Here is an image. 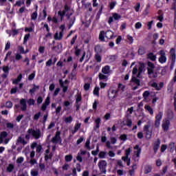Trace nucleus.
<instances>
[{"mask_svg":"<svg viewBox=\"0 0 176 176\" xmlns=\"http://www.w3.org/2000/svg\"><path fill=\"white\" fill-rule=\"evenodd\" d=\"M134 151H133V158L135 162V164H133V171L137 168V165L138 164V160H140V155H141V151L142 148L140 147L138 144H136L133 147Z\"/></svg>","mask_w":176,"mask_h":176,"instance_id":"nucleus-1","label":"nucleus"},{"mask_svg":"<svg viewBox=\"0 0 176 176\" xmlns=\"http://www.w3.org/2000/svg\"><path fill=\"white\" fill-rule=\"evenodd\" d=\"M105 38L107 39H112L113 38V33L111 30H107L106 32L104 31H101L99 34V39L102 42L105 41Z\"/></svg>","mask_w":176,"mask_h":176,"instance_id":"nucleus-2","label":"nucleus"},{"mask_svg":"<svg viewBox=\"0 0 176 176\" xmlns=\"http://www.w3.org/2000/svg\"><path fill=\"white\" fill-rule=\"evenodd\" d=\"M28 134H31L34 140H39L42 137V132L41 129H33L30 128L28 130Z\"/></svg>","mask_w":176,"mask_h":176,"instance_id":"nucleus-3","label":"nucleus"},{"mask_svg":"<svg viewBox=\"0 0 176 176\" xmlns=\"http://www.w3.org/2000/svg\"><path fill=\"white\" fill-rule=\"evenodd\" d=\"M133 113V107L128 109L126 111V124L128 127H131V124H133V117H131V114Z\"/></svg>","mask_w":176,"mask_h":176,"instance_id":"nucleus-4","label":"nucleus"},{"mask_svg":"<svg viewBox=\"0 0 176 176\" xmlns=\"http://www.w3.org/2000/svg\"><path fill=\"white\" fill-rule=\"evenodd\" d=\"M98 166L102 174H107V166H108V163L105 160H100Z\"/></svg>","mask_w":176,"mask_h":176,"instance_id":"nucleus-5","label":"nucleus"},{"mask_svg":"<svg viewBox=\"0 0 176 176\" xmlns=\"http://www.w3.org/2000/svg\"><path fill=\"white\" fill-rule=\"evenodd\" d=\"M158 54H160V58H158V61L159 63H160V64H164L166 63H167V56H166V52H164V50H161Z\"/></svg>","mask_w":176,"mask_h":176,"instance_id":"nucleus-6","label":"nucleus"},{"mask_svg":"<svg viewBox=\"0 0 176 176\" xmlns=\"http://www.w3.org/2000/svg\"><path fill=\"white\" fill-rule=\"evenodd\" d=\"M163 119V111H159L158 114L155 116V124L154 126L157 129L158 127H160V120Z\"/></svg>","mask_w":176,"mask_h":176,"instance_id":"nucleus-7","label":"nucleus"},{"mask_svg":"<svg viewBox=\"0 0 176 176\" xmlns=\"http://www.w3.org/2000/svg\"><path fill=\"white\" fill-rule=\"evenodd\" d=\"M119 90L113 89V88H110L108 91V97L110 100H113V98H116L118 97V93Z\"/></svg>","mask_w":176,"mask_h":176,"instance_id":"nucleus-8","label":"nucleus"},{"mask_svg":"<svg viewBox=\"0 0 176 176\" xmlns=\"http://www.w3.org/2000/svg\"><path fill=\"white\" fill-rule=\"evenodd\" d=\"M170 124H171L170 120L168 119L164 120L162 124V128L163 131L164 132L168 131V129H170Z\"/></svg>","mask_w":176,"mask_h":176,"instance_id":"nucleus-9","label":"nucleus"},{"mask_svg":"<svg viewBox=\"0 0 176 176\" xmlns=\"http://www.w3.org/2000/svg\"><path fill=\"white\" fill-rule=\"evenodd\" d=\"M145 68H146L145 63H140L139 67H138V73L137 75V78H139L140 79H141V78H142V76H141V74H142V72H145V71H146Z\"/></svg>","mask_w":176,"mask_h":176,"instance_id":"nucleus-10","label":"nucleus"},{"mask_svg":"<svg viewBox=\"0 0 176 176\" xmlns=\"http://www.w3.org/2000/svg\"><path fill=\"white\" fill-rule=\"evenodd\" d=\"M149 127H151V124H146L143 128L146 138H152V131L149 130Z\"/></svg>","mask_w":176,"mask_h":176,"instance_id":"nucleus-11","label":"nucleus"},{"mask_svg":"<svg viewBox=\"0 0 176 176\" xmlns=\"http://www.w3.org/2000/svg\"><path fill=\"white\" fill-rule=\"evenodd\" d=\"M130 152H131L130 148H127L126 150L125 156L122 157V160L126 163L127 166H130V158H129V155H130Z\"/></svg>","mask_w":176,"mask_h":176,"instance_id":"nucleus-12","label":"nucleus"},{"mask_svg":"<svg viewBox=\"0 0 176 176\" xmlns=\"http://www.w3.org/2000/svg\"><path fill=\"white\" fill-rule=\"evenodd\" d=\"M151 87H153L157 90V91H160V90H162L163 87H164V82H160V86L157 85V83L155 82H153L151 84Z\"/></svg>","mask_w":176,"mask_h":176,"instance_id":"nucleus-13","label":"nucleus"},{"mask_svg":"<svg viewBox=\"0 0 176 176\" xmlns=\"http://www.w3.org/2000/svg\"><path fill=\"white\" fill-rule=\"evenodd\" d=\"M28 144V141H26V140L23 136H19L16 139V145H23V146L25 145H27Z\"/></svg>","mask_w":176,"mask_h":176,"instance_id":"nucleus-14","label":"nucleus"},{"mask_svg":"<svg viewBox=\"0 0 176 176\" xmlns=\"http://www.w3.org/2000/svg\"><path fill=\"white\" fill-rule=\"evenodd\" d=\"M60 135H61V132L56 131L55 136L52 139V142L53 144H58L59 141L61 142V137Z\"/></svg>","mask_w":176,"mask_h":176,"instance_id":"nucleus-15","label":"nucleus"},{"mask_svg":"<svg viewBox=\"0 0 176 176\" xmlns=\"http://www.w3.org/2000/svg\"><path fill=\"white\" fill-rule=\"evenodd\" d=\"M147 74L148 75H152L153 74V69H155V64L153 63L148 61L147 63Z\"/></svg>","mask_w":176,"mask_h":176,"instance_id":"nucleus-16","label":"nucleus"},{"mask_svg":"<svg viewBox=\"0 0 176 176\" xmlns=\"http://www.w3.org/2000/svg\"><path fill=\"white\" fill-rule=\"evenodd\" d=\"M122 19V16L119 15L118 13H113V16H110L109 18L108 23L109 24H111V23H113L114 20H120Z\"/></svg>","mask_w":176,"mask_h":176,"instance_id":"nucleus-17","label":"nucleus"},{"mask_svg":"<svg viewBox=\"0 0 176 176\" xmlns=\"http://www.w3.org/2000/svg\"><path fill=\"white\" fill-rule=\"evenodd\" d=\"M170 60H171V63H175L176 60V52L175 48H171L170 50Z\"/></svg>","mask_w":176,"mask_h":176,"instance_id":"nucleus-18","label":"nucleus"},{"mask_svg":"<svg viewBox=\"0 0 176 176\" xmlns=\"http://www.w3.org/2000/svg\"><path fill=\"white\" fill-rule=\"evenodd\" d=\"M159 148H160V139H157V141L154 142L153 144V151L154 153H157V151H159Z\"/></svg>","mask_w":176,"mask_h":176,"instance_id":"nucleus-19","label":"nucleus"},{"mask_svg":"<svg viewBox=\"0 0 176 176\" xmlns=\"http://www.w3.org/2000/svg\"><path fill=\"white\" fill-rule=\"evenodd\" d=\"M133 83L136 85V86L133 87V90H137L138 89V86H141V80L136 77H133Z\"/></svg>","mask_w":176,"mask_h":176,"instance_id":"nucleus-20","label":"nucleus"},{"mask_svg":"<svg viewBox=\"0 0 176 176\" xmlns=\"http://www.w3.org/2000/svg\"><path fill=\"white\" fill-rule=\"evenodd\" d=\"M69 7H68V6H65V8L63 11H58V16H60V19L61 20H63V17H64V16H65V14H67V12H68L69 10Z\"/></svg>","mask_w":176,"mask_h":176,"instance_id":"nucleus-21","label":"nucleus"},{"mask_svg":"<svg viewBox=\"0 0 176 176\" xmlns=\"http://www.w3.org/2000/svg\"><path fill=\"white\" fill-rule=\"evenodd\" d=\"M50 104V97L47 96L45 99V102L41 106L42 111H46V108Z\"/></svg>","mask_w":176,"mask_h":176,"instance_id":"nucleus-22","label":"nucleus"},{"mask_svg":"<svg viewBox=\"0 0 176 176\" xmlns=\"http://www.w3.org/2000/svg\"><path fill=\"white\" fill-rule=\"evenodd\" d=\"M20 104L21 105V111H27V100L24 98L21 99Z\"/></svg>","mask_w":176,"mask_h":176,"instance_id":"nucleus-23","label":"nucleus"},{"mask_svg":"<svg viewBox=\"0 0 176 176\" xmlns=\"http://www.w3.org/2000/svg\"><path fill=\"white\" fill-rule=\"evenodd\" d=\"M172 10H175L173 25L176 28V1L172 4Z\"/></svg>","mask_w":176,"mask_h":176,"instance_id":"nucleus-24","label":"nucleus"},{"mask_svg":"<svg viewBox=\"0 0 176 176\" xmlns=\"http://www.w3.org/2000/svg\"><path fill=\"white\" fill-rule=\"evenodd\" d=\"M166 116L168 120H173L174 119V112L171 110H168L166 112Z\"/></svg>","mask_w":176,"mask_h":176,"instance_id":"nucleus-25","label":"nucleus"},{"mask_svg":"<svg viewBox=\"0 0 176 176\" xmlns=\"http://www.w3.org/2000/svg\"><path fill=\"white\" fill-rule=\"evenodd\" d=\"M152 172V166L151 165H146L144 168V174H149V173Z\"/></svg>","mask_w":176,"mask_h":176,"instance_id":"nucleus-26","label":"nucleus"},{"mask_svg":"<svg viewBox=\"0 0 176 176\" xmlns=\"http://www.w3.org/2000/svg\"><path fill=\"white\" fill-rule=\"evenodd\" d=\"M147 58H149L151 61H156V55L153 52H150L147 54Z\"/></svg>","mask_w":176,"mask_h":176,"instance_id":"nucleus-27","label":"nucleus"},{"mask_svg":"<svg viewBox=\"0 0 176 176\" xmlns=\"http://www.w3.org/2000/svg\"><path fill=\"white\" fill-rule=\"evenodd\" d=\"M102 74H104L105 75H107V74H109V72H111V68L108 65L104 66L102 69Z\"/></svg>","mask_w":176,"mask_h":176,"instance_id":"nucleus-28","label":"nucleus"},{"mask_svg":"<svg viewBox=\"0 0 176 176\" xmlns=\"http://www.w3.org/2000/svg\"><path fill=\"white\" fill-rule=\"evenodd\" d=\"M54 39H56V41H61V39H63V32H60L59 34L56 32L54 35Z\"/></svg>","mask_w":176,"mask_h":176,"instance_id":"nucleus-29","label":"nucleus"},{"mask_svg":"<svg viewBox=\"0 0 176 176\" xmlns=\"http://www.w3.org/2000/svg\"><path fill=\"white\" fill-rule=\"evenodd\" d=\"M59 84L60 85V87L63 88V93H67V90H68V87L64 85V82H63V80H59Z\"/></svg>","mask_w":176,"mask_h":176,"instance_id":"nucleus-30","label":"nucleus"},{"mask_svg":"<svg viewBox=\"0 0 176 176\" xmlns=\"http://www.w3.org/2000/svg\"><path fill=\"white\" fill-rule=\"evenodd\" d=\"M144 109H146V111H148V113H150V115H151V116H153V109H152V107H151L149 105L146 104L144 106Z\"/></svg>","mask_w":176,"mask_h":176,"instance_id":"nucleus-31","label":"nucleus"},{"mask_svg":"<svg viewBox=\"0 0 176 176\" xmlns=\"http://www.w3.org/2000/svg\"><path fill=\"white\" fill-rule=\"evenodd\" d=\"M95 123H96V126L94 128V130H96V129H100V123H101V118H98L96 120H95Z\"/></svg>","mask_w":176,"mask_h":176,"instance_id":"nucleus-32","label":"nucleus"},{"mask_svg":"<svg viewBox=\"0 0 176 176\" xmlns=\"http://www.w3.org/2000/svg\"><path fill=\"white\" fill-rule=\"evenodd\" d=\"M80 129V124L78 123L75 125L74 129L72 130V134H75Z\"/></svg>","mask_w":176,"mask_h":176,"instance_id":"nucleus-33","label":"nucleus"},{"mask_svg":"<svg viewBox=\"0 0 176 176\" xmlns=\"http://www.w3.org/2000/svg\"><path fill=\"white\" fill-rule=\"evenodd\" d=\"M94 95L100 97V87H96L94 89Z\"/></svg>","mask_w":176,"mask_h":176,"instance_id":"nucleus-34","label":"nucleus"},{"mask_svg":"<svg viewBox=\"0 0 176 176\" xmlns=\"http://www.w3.org/2000/svg\"><path fill=\"white\" fill-rule=\"evenodd\" d=\"M36 90H39V86L34 85V87L31 89H30L29 93L30 94H32V93H35V91H36Z\"/></svg>","mask_w":176,"mask_h":176,"instance_id":"nucleus-35","label":"nucleus"},{"mask_svg":"<svg viewBox=\"0 0 176 176\" xmlns=\"http://www.w3.org/2000/svg\"><path fill=\"white\" fill-rule=\"evenodd\" d=\"M169 148H170V152H174V150H175V142H172L169 144Z\"/></svg>","mask_w":176,"mask_h":176,"instance_id":"nucleus-36","label":"nucleus"},{"mask_svg":"<svg viewBox=\"0 0 176 176\" xmlns=\"http://www.w3.org/2000/svg\"><path fill=\"white\" fill-rule=\"evenodd\" d=\"M174 86V83L173 82H170L168 85V87H167V91L168 93H173V87Z\"/></svg>","mask_w":176,"mask_h":176,"instance_id":"nucleus-37","label":"nucleus"},{"mask_svg":"<svg viewBox=\"0 0 176 176\" xmlns=\"http://www.w3.org/2000/svg\"><path fill=\"white\" fill-rule=\"evenodd\" d=\"M14 170V165L13 164H10L7 167V172L8 173H12Z\"/></svg>","mask_w":176,"mask_h":176,"instance_id":"nucleus-38","label":"nucleus"},{"mask_svg":"<svg viewBox=\"0 0 176 176\" xmlns=\"http://www.w3.org/2000/svg\"><path fill=\"white\" fill-rule=\"evenodd\" d=\"M94 50L96 54H99V53H101L102 52V50L101 49V46L100 45H96L94 47Z\"/></svg>","mask_w":176,"mask_h":176,"instance_id":"nucleus-39","label":"nucleus"},{"mask_svg":"<svg viewBox=\"0 0 176 176\" xmlns=\"http://www.w3.org/2000/svg\"><path fill=\"white\" fill-rule=\"evenodd\" d=\"M98 152H100V146H98V144H97L96 150V151H91V155H93L94 156H97V155H98Z\"/></svg>","mask_w":176,"mask_h":176,"instance_id":"nucleus-40","label":"nucleus"},{"mask_svg":"<svg viewBox=\"0 0 176 176\" xmlns=\"http://www.w3.org/2000/svg\"><path fill=\"white\" fill-rule=\"evenodd\" d=\"M30 36H31V34H27L25 35L23 38V45H27V42H28V40L30 39Z\"/></svg>","mask_w":176,"mask_h":176,"instance_id":"nucleus-41","label":"nucleus"},{"mask_svg":"<svg viewBox=\"0 0 176 176\" xmlns=\"http://www.w3.org/2000/svg\"><path fill=\"white\" fill-rule=\"evenodd\" d=\"M99 79H100V80H108V76L100 73L99 74Z\"/></svg>","mask_w":176,"mask_h":176,"instance_id":"nucleus-42","label":"nucleus"},{"mask_svg":"<svg viewBox=\"0 0 176 176\" xmlns=\"http://www.w3.org/2000/svg\"><path fill=\"white\" fill-rule=\"evenodd\" d=\"M72 159H73L72 155H65V162H72Z\"/></svg>","mask_w":176,"mask_h":176,"instance_id":"nucleus-43","label":"nucleus"},{"mask_svg":"<svg viewBox=\"0 0 176 176\" xmlns=\"http://www.w3.org/2000/svg\"><path fill=\"white\" fill-rule=\"evenodd\" d=\"M85 147L88 149V151H90V149H91V148H90V139H87L86 142H85Z\"/></svg>","mask_w":176,"mask_h":176,"instance_id":"nucleus-44","label":"nucleus"},{"mask_svg":"<svg viewBox=\"0 0 176 176\" xmlns=\"http://www.w3.org/2000/svg\"><path fill=\"white\" fill-rule=\"evenodd\" d=\"M64 120L66 123H71L74 120V118H72V116H69L65 118Z\"/></svg>","mask_w":176,"mask_h":176,"instance_id":"nucleus-45","label":"nucleus"},{"mask_svg":"<svg viewBox=\"0 0 176 176\" xmlns=\"http://www.w3.org/2000/svg\"><path fill=\"white\" fill-rule=\"evenodd\" d=\"M158 75H159V72H155L154 70H153V73L151 74V75H149V76H151V78L155 79L157 78Z\"/></svg>","mask_w":176,"mask_h":176,"instance_id":"nucleus-46","label":"nucleus"},{"mask_svg":"<svg viewBox=\"0 0 176 176\" xmlns=\"http://www.w3.org/2000/svg\"><path fill=\"white\" fill-rule=\"evenodd\" d=\"M12 107H13V103L11 101H7L6 102V108H8L9 109H10Z\"/></svg>","mask_w":176,"mask_h":176,"instance_id":"nucleus-47","label":"nucleus"},{"mask_svg":"<svg viewBox=\"0 0 176 176\" xmlns=\"http://www.w3.org/2000/svg\"><path fill=\"white\" fill-rule=\"evenodd\" d=\"M140 8H141V3H137L134 6L135 12H140Z\"/></svg>","mask_w":176,"mask_h":176,"instance_id":"nucleus-48","label":"nucleus"},{"mask_svg":"<svg viewBox=\"0 0 176 176\" xmlns=\"http://www.w3.org/2000/svg\"><path fill=\"white\" fill-rule=\"evenodd\" d=\"M38 17V12L35 11L33 12L31 15V19L32 20H36V18Z\"/></svg>","mask_w":176,"mask_h":176,"instance_id":"nucleus-49","label":"nucleus"},{"mask_svg":"<svg viewBox=\"0 0 176 176\" xmlns=\"http://www.w3.org/2000/svg\"><path fill=\"white\" fill-rule=\"evenodd\" d=\"M75 49V52L74 54L75 56H79L80 54V49L78 48V46L74 47Z\"/></svg>","mask_w":176,"mask_h":176,"instance_id":"nucleus-50","label":"nucleus"},{"mask_svg":"<svg viewBox=\"0 0 176 176\" xmlns=\"http://www.w3.org/2000/svg\"><path fill=\"white\" fill-rule=\"evenodd\" d=\"M105 155H107V153L105 151H100V153H99L100 159L105 158Z\"/></svg>","mask_w":176,"mask_h":176,"instance_id":"nucleus-51","label":"nucleus"},{"mask_svg":"<svg viewBox=\"0 0 176 176\" xmlns=\"http://www.w3.org/2000/svg\"><path fill=\"white\" fill-rule=\"evenodd\" d=\"M95 58L97 63H101V56H100V54H96Z\"/></svg>","mask_w":176,"mask_h":176,"instance_id":"nucleus-52","label":"nucleus"},{"mask_svg":"<svg viewBox=\"0 0 176 176\" xmlns=\"http://www.w3.org/2000/svg\"><path fill=\"white\" fill-rule=\"evenodd\" d=\"M0 137L3 139L6 138L8 137V133L6 131H3L0 133Z\"/></svg>","mask_w":176,"mask_h":176,"instance_id":"nucleus-53","label":"nucleus"},{"mask_svg":"<svg viewBox=\"0 0 176 176\" xmlns=\"http://www.w3.org/2000/svg\"><path fill=\"white\" fill-rule=\"evenodd\" d=\"M23 162H24V157H19L16 160V163H18V164H21V163H23Z\"/></svg>","mask_w":176,"mask_h":176,"instance_id":"nucleus-54","label":"nucleus"},{"mask_svg":"<svg viewBox=\"0 0 176 176\" xmlns=\"http://www.w3.org/2000/svg\"><path fill=\"white\" fill-rule=\"evenodd\" d=\"M31 175L32 176H38V175H39V172L38 170H31Z\"/></svg>","mask_w":176,"mask_h":176,"instance_id":"nucleus-55","label":"nucleus"},{"mask_svg":"<svg viewBox=\"0 0 176 176\" xmlns=\"http://www.w3.org/2000/svg\"><path fill=\"white\" fill-rule=\"evenodd\" d=\"M142 27V24L140 22H138L135 24V28H136V30H140Z\"/></svg>","mask_w":176,"mask_h":176,"instance_id":"nucleus-56","label":"nucleus"},{"mask_svg":"<svg viewBox=\"0 0 176 176\" xmlns=\"http://www.w3.org/2000/svg\"><path fill=\"white\" fill-rule=\"evenodd\" d=\"M138 53L140 54V56H142V54H145V50H144L142 47H140L138 50Z\"/></svg>","mask_w":176,"mask_h":176,"instance_id":"nucleus-57","label":"nucleus"},{"mask_svg":"<svg viewBox=\"0 0 176 176\" xmlns=\"http://www.w3.org/2000/svg\"><path fill=\"white\" fill-rule=\"evenodd\" d=\"M41 117V112L36 113L33 118L34 120H38Z\"/></svg>","mask_w":176,"mask_h":176,"instance_id":"nucleus-58","label":"nucleus"},{"mask_svg":"<svg viewBox=\"0 0 176 176\" xmlns=\"http://www.w3.org/2000/svg\"><path fill=\"white\" fill-rule=\"evenodd\" d=\"M151 94L149 93V91H145L144 93H143V97L144 98H148V97H149V95Z\"/></svg>","mask_w":176,"mask_h":176,"instance_id":"nucleus-59","label":"nucleus"},{"mask_svg":"<svg viewBox=\"0 0 176 176\" xmlns=\"http://www.w3.org/2000/svg\"><path fill=\"white\" fill-rule=\"evenodd\" d=\"M28 105L31 106V105H34L35 104V100L34 99H29L28 100Z\"/></svg>","mask_w":176,"mask_h":176,"instance_id":"nucleus-60","label":"nucleus"},{"mask_svg":"<svg viewBox=\"0 0 176 176\" xmlns=\"http://www.w3.org/2000/svg\"><path fill=\"white\" fill-rule=\"evenodd\" d=\"M166 149H167V146L166 144H162L160 148L161 152L163 153V152H164Z\"/></svg>","mask_w":176,"mask_h":176,"instance_id":"nucleus-61","label":"nucleus"},{"mask_svg":"<svg viewBox=\"0 0 176 176\" xmlns=\"http://www.w3.org/2000/svg\"><path fill=\"white\" fill-rule=\"evenodd\" d=\"M3 72H5V74H9V67L3 66Z\"/></svg>","mask_w":176,"mask_h":176,"instance_id":"nucleus-62","label":"nucleus"},{"mask_svg":"<svg viewBox=\"0 0 176 176\" xmlns=\"http://www.w3.org/2000/svg\"><path fill=\"white\" fill-rule=\"evenodd\" d=\"M35 78V72L31 74L28 77V80H33V79Z\"/></svg>","mask_w":176,"mask_h":176,"instance_id":"nucleus-63","label":"nucleus"},{"mask_svg":"<svg viewBox=\"0 0 176 176\" xmlns=\"http://www.w3.org/2000/svg\"><path fill=\"white\" fill-rule=\"evenodd\" d=\"M6 127H7V129H13V127H14V125H13L12 123L8 122L6 124Z\"/></svg>","mask_w":176,"mask_h":176,"instance_id":"nucleus-64","label":"nucleus"}]
</instances>
